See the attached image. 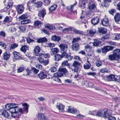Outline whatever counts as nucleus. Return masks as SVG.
Here are the masks:
<instances>
[{
    "mask_svg": "<svg viewBox=\"0 0 120 120\" xmlns=\"http://www.w3.org/2000/svg\"><path fill=\"white\" fill-rule=\"evenodd\" d=\"M18 104L15 103L7 104L5 105L6 109L11 113L15 112L16 109L18 108Z\"/></svg>",
    "mask_w": 120,
    "mask_h": 120,
    "instance_id": "nucleus-1",
    "label": "nucleus"
},
{
    "mask_svg": "<svg viewBox=\"0 0 120 120\" xmlns=\"http://www.w3.org/2000/svg\"><path fill=\"white\" fill-rule=\"evenodd\" d=\"M80 64L79 62L77 61H75L73 63L72 65L74 68L73 69L71 68V69L72 71H74L75 72L78 73L80 71V69L79 68V66Z\"/></svg>",
    "mask_w": 120,
    "mask_h": 120,
    "instance_id": "nucleus-2",
    "label": "nucleus"
},
{
    "mask_svg": "<svg viewBox=\"0 0 120 120\" xmlns=\"http://www.w3.org/2000/svg\"><path fill=\"white\" fill-rule=\"evenodd\" d=\"M88 6L89 10L92 12L97 11L96 5L94 1L92 0L90 1Z\"/></svg>",
    "mask_w": 120,
    "mask_h": 120,
    "instance_id": "nucleus-3",
    "label": "nucleus"
},
{
    "mask_svg": "<svg viewBox=\"0 0 120 120\" xmlns=\"http://www.w3.org/2000/svg\"><path fill=\"white\" fill-rule=\"evenodd\" d=\"M96 116L99 117L103 116L105 118L109 116V114L107 111H105L103 110H100L96 113Z\"/></svg>",
    "mask_w": 120,
    "mask_h": 120,
    "instance_id": "nucleus-4",
    "label": "nucleus"
},
{
    "mask_svg": "<svg viewBox=\"0 0 120 120\" xmlns=\"http://www.w3.org/2000/svg\"><path fill=\"white\" fill-rule=\"evenodd\" d=\"M67 70L65 68H60L58 70V72L56 73L55 75L62 76L63 74H65L67 72Z\"/></svg>",
    "mask_w": 120,
    "mask_h": 120,
    "instance_id": "nucleus-5",
    "label": "nucleus"
},
{
    "mask_svg": "<svg viewBox=\"0 0 120 120\" xmlns=\"http://www.w3.org/2000/svg\"><path fill=\"white\" fill-rule=\"evenodd\" d=\"M36 116L39 120H48L47 117L41 113H38L36 115Z\"/></svg>",
    "mask_w": 120,
    "mask_h": 120,
    "instance_id": "nucleus-6",
    "label": "nucleus"
},
{
    "mask_svg": "<svg viewBox=\"0 0 120 120\" xmlns=\"http://www.w3.org/2000/svg\"><path fill=\"white\" fill-rule=\"evenodd\" d=\"M114 47L113 46H107L104 47L103 48H102V52L103 53H105L107 52L112 50Z\"/></svg>",
    "mask_w": 120,
    "mask_h": 120,
    "instance_id": "nucleus-7",
    "label": "nucleus"
},
{
    "mask_svg": "<svg viewBox=\"0 0 120 120\" xmlns=\"http://www.w3.org/2000/svg\"><path fill=\"white\" fill-rule=\"evenodd\" d=\"M40 48L38 46H36L34 49V55L37 56H40L43 54L41 53H40Z\"/></svg>",
    "mask_w": 120,
    "mask_h": 120,
    "instance_id": "nucleus-8",
    "label": "nucleus"
},
{
    "mask_svg": "<svg viewBox=\"0 0 120 120\" xmlns=\"http://www.w3.org/2000/svg\"><path fill=\"white\" fill-rule=\"evenodd\" d=\"M71 48L72 50L75 51L79 50L80 49L79 45L77 43H72Z\"/></svg>",
    "mask_w": 120,
    "mask_h": 120,
    "instance_id": "nucleus-9",
    "label": "nucleus"
},
{
    "mask_svg": "<svg viewBox=\"0 0 120 120\" xmlns=\"http://www.w3.org/2000/svg\"><path fill=\"white\" fill-rule=\"evenodd\" d=\"M0 115H2L4 117L8 118L10 115L5 110L3 109L0 110Z\"/></svg>",
    "mask_w": 120,
    "mask_h": 120,
    "instance_id": "nucleus-10",
    "label": "nucleus"
},
{
    "mask_svg": "<svg viewBox=\"0 0 120 120\" xmlns=\"http://www.w3.org/2000/svg\"><path fill=\"white\" fill-rule=\"evenodd\" d=\"M18 14H21L24 10V7L23 5H18L15 7Z\"/></svg>",
    "mask_w": 120,
    "mask_h": 120,
    "instance_id": "nucleus-11",
    "label": "nucleus"
},
{
    "mask_svg": "<svg viewBox=\"0 0 120 120\" xmlns=\"http://www.w3.org/2000/svg\"><path fill=\"white\" fill-rule=\"evenodd\" d=\"M59 46L61 51H66L68 48L67 45L65 43L60 44Z\"/></svg>",
    "mask_w": 120,
    "mask_h": 120,
    "instance_id": "nucleus-12",
    "label": "nucleus"
},
{
    "mask_svg": "<svg viewBox=\"0 0 120 120\" xmlns=\"http://www.w3.org/2000/svg\"><path fill=\"white\" fill-rule=\"evenodd\" d=\"M13 54L15 59L19 60L22 58V55L19 52L15 51L13 52Z\"/></svg>",
    "mask_w": 120,
    "mask_h": 120,
    "instance_id": "nucleus-13",
    "label": "nucleus"
},
{
    "mask_svg": "<svg viewBox=\"0 0 120 120\" xmlns=\"http://www.w3.org/2000/svg\"><path fill=\"white\" fill-rule=\"evenodd\" d=\"M10 56L11 54L9 52H6L4 53L3 56L4 60L7 61L9 59Z\"/></svg>",
    "mask_w": 120,
    "mask_h": 120,
    "instance_id": "nucleus-14",
    "label": "nucleus"
},
{
    "mask_svg": "<svg viewBox=\"0 0 120 120\" xmlns=\"http://www.w3.org/2000/svg\"><path fill=\"white\" fill-rule=\"evenodd\" d=\"M99 18L98 17H96L93 18L91 20V23L93 25H96L99 23Z\"/></svg>",
    "mask_w": 120,
    "mask_h": 120,
    "instance_id": "nucleus-15",
    "label": "nucleus"
},
{
    "mask_svg": "<svg viewBox=\"0 0 120 120\" xmlns=\"http://www.w3.org/2000/svg\"><path fill=\"white\" fill-rule=\"evenodd\" d=\"M47 72L41 71L38 75V76L41 79H42L46 78L47 77Z\"/></svg>",
    "mask_w": 120,
    "mask_h": 120,
    "instance_id": "nucleus-16",
    "label": "nucleus"
},
{
    "mask_svg": "<svg viewBox=\"0 0 120 120\" xmlns=\"http://www.w3.org/2000/svg\"><path fill=\"white\" fill-rule=\"evenodd\" d=\"M46 14V10L44 9H42L39 12L38 15L39 17H41L43 19L44 17Z\"/></svg>",
    "mask_w": 120,
    "mask_h": 120,
    "instance_id": "nucleus-17",
    "label": "nucleus"
},
{
    "mask_svg": "<svg viewBox=\"0 0 120 120\" xmlns=\"http://www.w3.org/2000/svg\"><path fill=\"white\" fill-rule=\"evenodd\" d=\"M23 106V109L24 112L27 113L28 112L29 105L26 103H23L22 105Z\"/></svg>",
    "mask_w": 120,
    "mask_h": 120,
    "instance_id": "nucleus-18",
    "label": "nucleus"
},
{
    "mask_svg": "<svg viewBox=\"0 0 120 120\" xmlns=\"http://www.w3.org/2000/svg\"><path fill=\"white\" fill-rule=\"evenodd\" d=\"M109 59L111 61L113 60H117L119 59L118 58V56L115 55L114 53L113 54L109 56Z\"/></svg>",
    "mask_w": 120,
    "mask_h": 120,
    "instance_id": "nucleus-19",
    "label": "nucleus"
},
{
    "mask_svg": "<svg viewBox=\"0 0 120 120\" xmlns=\"http://www.w3.org/2000/svg\"><path fill=\"white\" fill-rule=\"evenodd\" d=\"M114 19L117 23H120V14L118 13H116L114 16Z\"/></svg>",
    "mask_w": 120,
    "mask_h": 120,
    "instance_id": "nucleus-20",
    "label": "nucleus"
},
{
    "mask_svg": "<svg viewBox=\"0 0 120 120\" xmlns=\"http://www.w3.org/2000/svg\"><path fill=\"white\" fill-rule=\"evenodd\" d=\"M101 23L103 26H107L109 24V21L108 19L105 18L101 20Z\"/></svg>",
    "mask_w": 120,
    "mask_h": 120,
    "instance_id": "nucleus-21",
    "label": "nucleus"
},
{
    "mask_svg": "<svg viewBox=\"0 0 120 120\" xmlns=\"http://www.w3.org/2000/svg\"><path fill=\"white\" fill-rule=\"evenodd\" d=\"M56 107L59 110L60 112H63L64 108V106L61 104H57V105H56Z\"/></svg>",
    "mask_w": 120,
    "mask_h": 120,
    "instance_id": "nucleus-22",
    "label": "nucleus"
},
{
    "mask_svg": "<svg viewBox=\"0 0 120 120\" xmlns=\"http://www.w3.org/2000/svg\"><path fill=\"white\" fill-rule=\"evenodd\" d=\"M86 1L85 0L80 1L79 2V6L82 8H84L85 7Z\"/></svg>",
    "mask_w": 120,
    "mask_h": 120,
    "instance_id": "nucleus-23",
    "label": "nucleus"
},
{
    "mask_svg": "<svg viewBox=\"0 0 120 120\" xmlns=\"http://www.w3.org/2000/svg\"><path fill=\"white\" fill-rule=\"evenodd\" d=\"M113 53L118 56V58L119 59L120 58V49H116L113 52Z\"/></svg>",
    "mask_w": 120,
    "mask_h": 120,
    "instance_id": "nucleus-24",
    "label": "nucleus"
},
{
    "mask_svg": "<svg viewBox=\"0 0 120 120\" xmlns=\"http://www.w3.org/2000/svg\"><path fill=\"white\" fill-rule=\"evenodd\" d=\"M91 66V65L90 61L87 60V62L84 65L83 67L85 69H88L90 68Z\"/></svg>",
    "mask_w": 120,
    "mask_h": 120,
    "instance_id": "nucleus-25",
    "label": "nucleus"
},
{
    "mask_svg": "<svg viewBox=\"0 0 120 120\" xmlns=\"http://www.w3.org/2000/svg\"><path fill=\"white\" fill-rule=\"evenodd\" d=\"M56 73L54 74V76L53 77L52 79L53 80L58 82H61V81L60 79L58 78L59 77H61L59 75H55Z\"/></svg>",
    "mask_w": 120,
    "mask_h": 120,
    "instance_id": "nucleus-26",
    "label": "nucleus"
},
{
    "mask_svg": "<svg viewBox=\"0 0 120 120\" xmlns=\"http://www.w3.org/2000/svg\"><path fill=\"white\" fill-rule=\"evenodd\" d=\"M108 81H116V79L113 75H110L108 76Z\"/></svg>",
    "mask_w": 120,
    "mask_h": 120,
    "instance_id": "nucleus-27",
    "label": "nucleus"
},
{
    "mask_svg": "<svg viewBox=\"0 0 120 120\" xmlns=\"http://www.w3.org/2000/svg\"><path fill=\"white\" fill-rule=\"evenodd\" d=\"M52 39L53 41L58 42L60 40V38L59 36L54 35L52 37Z\"/></svg>",
    "mask_w": 120,
    "mask_h": 120,
    "instance_id": "nucleus-28",
    "label": "nucleus"
},
{
    "mask_svg": "<svg viewBox=\"0 0 120 120\" xmlns=\"http://www.w3.org/2000/svg\"><path fill=\"white\" fill-rule=\"evenodd\" d=\"M62 58L61 55L59 54H56L55 56V59L56 61L60 60Z\"/></svg>",
    "mask_w": 120,
    "mask_h": 120,
    "instance_id": "nucleus-29",
    "label": "nucleus"
},
{
    "mask_svg": "<svg viewBox=\"0 0 120 120\" xmlns=\"http://www.w3.org/2000/svg\"><path fill=\"white\" fill-rule=\"evenodd\" d=\"M12 20V18L10 16H6L4 20V22L9 23L11 22Z\"/></svg>",
    "mask_w": 120,
    "mask_h": 120,
    "instance_id": "nucleus-30",
    "label": "nucleus"
},
{
    "mask_svg": "<svg viewBox=\"0 0 120 120\" xmlns=\"http://www.w3.org/2000/svg\"><path fill=\"white\" fill-rule=\"evenodd\" d=\"M101 44V41L97 39L95 40V41L93 43V44L94 46H99Z\"/></svg>",
    "mask_w": 120,
    "mask_h": 120,
    "instance_id": "nucleus-31",
    "label": "nucleus"
},
{
    "mask_svg": "<svg viewBox=\"0 0 120 120\" xmlns=\"http://www.w3.org/2000/svg\"><path fill=\"white\" fill-rule=\"evenodd\" d=\"M111 2V0H104L103 5L105 7H107L109 5V3Z\"/></svg>",
    "mask_w": 120,
    "mask_h": 120,
    "instance_id": "nucleus-32",
    "label": "nucleus"
},
{
    "mask_svg": "<svg viewBox=\"0 0 120 120\" xmlns=\"http://www.w3.org/2000/svg\"><path fill=\"white\" fill-rule=\"evenodd\" d=\"M13 4L12 2V0H9L8 2V4L7 6L6 7V8L7 10L9 9L11 7V6Z\"/></svg>",
    "mask_w": 120,
    "mask_h": 120,
    "instance_id": "nucleus-33",
    "label": "nucleus"
},
{
    "mask_svg": "<svg viewBox=\"0 0 120 120\" xmlns=\"http://www.w3.org/2000/svg\"><path fill=\"white\" fill-rule=\"evenodd\" d=\"M47 41V39L45 37L41 38L38 40L37 42L38 43H42L46 42Z\"/></svg>",
    "mask_w": 120,
    "mask_h": 120,
    "instance_id": "nucleus-34",
    "label": "nucleus"
},
{
    "mask_svg": "<svg viewBox=\"0 0 120 120\" xmlns=\"http://www.w3.org/2000/svg\"><path fill=\"white\" fill-rule=\"evenodd\" d=\"M67 61V60L64 61L62 63V65L63 66H67L68 67V68L70 69L71 68L69 66L70 64L68 63Z\"/></svg>",
    "mask_w": 120,
    "mask_h": 120,
    "instance_id": "nucleus-35",
    "label": "nucleus"
},
{
    "mask_svg": "<svg viewBox=\"0 0 120 120\" xmlns=\"http://www.w3.org/2000/svg\"><path fill=\"white\" fill-rule=\"evenodd\" d=\"M42 3L41 1L37 2L36 3L34 4L35 7L37 8H39L42 5Z\"/></svg>",
    "mask_w": 120,
    "mask_h": 120,
    "instance_id": "nucleus-36",
    "label": "nucleus"
},
{
    "mask_svg": "<svg viewBox=\"0 0 120 120\" xmlns=\"http://www.w3.org/2000/svg\"><path fill=\"white\" fill-rule=\"evenodd\" d=\"M28 47L27 46L25 45L21 47L20 49V50L24 53L26 52V50L28 49Z\"/></svg>",
    "mask_w": 120,
    "mask_h": 120,
    "instance_id": "nucleus-37",
    "label": "nucleus"
},
{
    "mask_svg": "<svg viewBox=\"0 0 120 120\" xmlns=\"http://www.w3.org/2000/svg\"><path fill=\"white\" fill-rule=\"evenodd\" d=\"M28 17L26 13L23 14L19 16V19L22 20H24L25 19H27Z\"/></svg>",
    "mask_w": 120,
    "mask_h": 120,
    "instance_id": "nucleus-38",
    "label": "nucleus"
},
{
    "mask_svg": "<svg viewBox=\"0 0 120 120\" xmlns=\"http://www.w3.org/2000/svg\"><path fill=\"white\" fill-rule=\"evenodd\" d=\"M52 53L53 54H55L59 52V49L57 48H52L51 49Z\"/></svg>",
    "mask_w": 120,
    "mask_h": 120,
    "instance_id": "nucleus-39",
    "label": "nucleus"
},
{
    "mask_svg": "<svg viewBox=\"0 0 120 120\" xmlns=\"http://www.w3.org/2000/svg\"><path fill=\"white\" fill-rule=\"evenodd\" d=\"M41 23L39 21H36L34 22V25L39 28L41 26Z\"/></svg>",
    "mask_w": 120,
    "mask_h": 120,
    "instance_id": "nucleus-40",
    "label": "nucleus"
},
{
    "mask_svg": "<svg viewBox=\"0 0 120 120\" xmlns=\"http://www.w3.org/2000/svg\"><path fill=\"white\" fill-rule=\"evenodd\" d=\"M11 116L14 118L18 117L19 116V112H16L11 113Z\"/></svg>",
    "mask_w": 120,
    "mask_h": 120,
    "instance_id": "nucleus-41",
    "label": "nucleus"
},
{
    "mask_svg": "<svg viewBox=\"0 0 120 120\" xmlns=\"http://www.w3.org/2000/svg\"><path fill=\"white\" fill-rule=\"evenodd\" d=\"M76 110L74 108H71L69 107L68 110V112L70 113H72L73 114L75 113L76 112Z\"/></svg>",
    "mask_w": 120,
    "mask_h": 120,
    "instance_id": "nucleus-42",
    "label": "nucleus"
},
{
    "mask_svg": "<svg viewBox=\"0 0 120 120\" xmlns=\"http://www.w3.org/2000/svg\"><path fill=\"white\" fill-rule=\"evenodd\" d=\"M56 7V4H54L52 5L49 8V10L50 11H52L55 10Z\"/></svg>",
    "mask_w": 120,
    "mask_h": 120,
    "instance_id": "nucleus-43",
    "label": "nucleus"
},
{
    "mask_svg": "<svg viewBox=\"0 0 120 120\" xmlns=\"http://www.w3.org/2000/svg\"><path fill=\"white\" fill-rule=\"evenodd\" d=\"M77 4V2H75V3L74 4L72 5L71 6V10H70V12L71 13H70L71 14H72L73 13H74V14H75V13H76V14L77 13V12L76 11H73L72 9L73 8V6L74 5H75Z\"/></svg>",
    "mask_w": 120,
    "mask_h": 120,
    "instance_id": "nucleus-44",
    "label": "nucleus"
},
{
    "mask_svg": "<svg viewBox=\"0 0 120 120\" xmlns=\"http://www.w3.org/2000/svg\"><path fill=\"white\" fill-rule=\"evenodd\" d=\"M31 22V21L29 19L26 20H23L21 22L22 24H26L30 23Z\"/></svg>",
    "mask_w": 120,
    "mask_h": 120,
    "instance_id": "nucleus-45",
    "label": "nucleus"
},
{
    "mask_svg": "<svg viewBox=\"0 0 120 120\" xmlns=\"http://www.w3.org/2000/svg\"><path fill=\"white\" fill-rule=\"evenodd\" d=\"M18 45L17 44H12L10 45V49L12 50L18 47Z\"/></svg>",
    "mask_w": 120,
    "mask_h": 120,
    "instance_id": "nucleus-46",
    "label": "nucleus"
},
{
    "mask_svg": "<svg viewBox=\"0 0 120 120\" xmlns=\"http://www.w3.org/2000/svg\"><path fill=\"white\" fill-rule=\"evenodd\" d=\"M96 32V30L95 29H93L90 30L89 31V33L90 35H93L95 34Z\"/></svg>",
    "mask_w": 120,
    "mask_h": 120,
    "instance_id": "nucleus-47",
    "label": "nucleus"
},
{
    "mask_svg": "<svg viewBox=\"0 0 120 120\" xmlns=\"http://www.w3.org/2000/svg\"><path fill=\"white\" fill-rule=\"evenodd\" d=\"M45 27L50 30H53L55 29V27L52 25L46 26H45Z\"/></svg>",
    "mask_w": 120,
    "mask_h": 120,
    "instance_id": "nucleus-48",
    "label": "nucleus"
},
{
    "mask_svg": "<svg viewBox=\"0 0 120 120\" xmlns=\"http://www.w3.org/2000/svg\"><path fill=\"white\" fill-rule=\"evenodd\" d=\"M74 32L76 34H83V32L82 31L76 29H74Z\"/></svg>",
    "mask_w": 120,
    "mask_h": 120,
    "instance_id": "nucleus-49",
    "label": "nucleus"
},
{
    "mask_svg": "<svg viewBox=\"0 0 120 120\" xmlns=\"http://www.w3.org/2000/svg\"><path fill=\"white\" fill-rule=\"evenodd\" d=\"M71 28H65L64 30H63V31L64 33H68L69 31H71Z\"/></svg>",
    "mask_w": 120,
    "mask_h": 120,
    "instance_id": "nucleus-50",
    "label": "nucleus"
},
{
    "mask_svg": "<svg viewBox=\"0 0 120 120\" xmlns=\"http://www.w3.org/2000/svg\"><path fill=\"white\" fill-rule=\"evenodd\" d=\"M80 40L81 39L79 37L73 38L72 42V43H75V42H77Z\"/></svg>",
    "mask_w": 120,
    "mask_h": 120,
    "instance_id": "nucleus-51",
    "label": "nucleus"
},
{
    "mask_svg": "<svg viewBox=\"0 0 120 120\" xmlns=\"http://www.w3.org/2000/svg\"><path fill=\"white\" fill-rule=\"evenodd\" d=\"M44 2V5L45 6L49 5L51 2L50 0H42Z\"/></svg>",
    "mask_w": 120,
    "mask_h": 120,
    "instance_id": "nucleus-52",
    "label": "nucleus"
},
{
    "mask_svg": "<svg viewBox=\"0 0 120 120\" xmlns=\"http://www.w3.org/2000/svg\"><path fill=\"white\" fill-rule=\"evenodd\" d=\"M9 31L11 33L16 32V29L14 27H11L9 29Z\"/></svg>",
    "mask_w": 120,
    "mask_h": 120,
    "instance_id": "nucleus-53",
    "label": "nucleus"
},
{
    "mask_svg": "<svg viewBox=\"0 0 120 120\" xmlns=\"http://www.w3.org/2000/svg\"><path fill=\"white\" fill-rule=\"evenodd\" d=\"M65 58L67 59V61H70L73 58L72 56L68 55L66 57H65Z\"/></svg>",
    "mask_w": 120,
    "mask_h": 120,
    "instance_id": "nucleus-54",
    "label": "nucleus"
},
{
    "mask_svg": "<svg viewBox=\"0 0 120 120\" xmlns=\"http://www.w3.org/2000/svg\"><path fill=\"white\" fill-rule=\"evenodd\" d=\"M109 34H106L104 35L103 37L101 39L102 40H104L105 39L109 38Z\"/></svg>",
    "mask_w": 120,
    "mask_h": 120,
    "instance_id": "nucleus-55",
    "label": "nucleus"
},
{
    "mask_svg": "<svg viewBox=\"0 0 120 120\" xmlns=\"http://www.w3.org/2000/svg\"><path fill=\"white\" fill-rule=\"evenodd\" d=\"M98 30L99 32L101 33H105L107 31L105 29H103L101 28H98Z\"/></svg>",
    "mask_w": 120,
    "mask_h": 120,
    "instance_id": "nucleus-56",
    "label": "nucleus"
},
{
    "mask_svg": "<svg viewBox=\"0 0 120 120\" xmlns=\"http://www.w3.org/2000/svg\"><path fill=\"white\" fill-rule=\"evenodd\" d=\"M32 70L33 72L35 74H37L39 71V70L37 69L34 67H33L32 68Z\"/></svg>",
    "mask_w": 120,
    "mask_h": 120,
    "instance_id": "nucleus-57",
    "label": "nucleus"
},
{
    "mask_svg": "<svg viewBox=\"0 0 120 120\" xmlns=\"http://www.w3.org/2000/svg\"><path fill=\"white\" fill-rule=\"evenodd\" d=\"M57 70V68L55 67L51 68L50 69L51 71L52 72H56Z\"/></svg>",
    "mask_w": 120,
    "mask_h": 120,
    "instance_id": "nucleus-58",
    "label": "nucleus"
},
{
    "mask_svg": "<svg viewBox=\"0 0 120 120\" xmlns=\"http://www.w3.org/2000/svg\"><path fill=\"white\" fill-rule=\"evenodd\" d=\"M101 77L102 78V79L105 80V81H108V76H104L103 75H101Z\"/></svg>",
    "mask_w": 120,
    "mask_h": 120,
    "instance_id": "nucleus-59",
    "label": "nucleus"
},
{
    "mask_svg": "<svg viewBox=\"0 0 120 120\" xmlns=\"http://www.w3.org/2000/svg\"><path fill=\"white\" fill-rule=\"evenodd\" d=\"M18 29L20 30V31L23 32H24L25 30V27L24 26H20Z\"/></svg>",
    "mask_w": 120,
    "mask_h": 120,
    "instance_id": "nucleus-60",
    "label": "nucleus"
},
{
    "mask_svg": "<svg viewBox=\"0 0 120 120\" xmlns=\"http://www.w3.org/2000/svg\"><path fill=\"white\" fill-rule=\"evenodd\" d=\"M24 70V68L21 67L18 68L17 69L18 72H21L22 71Z\"/></svg>",
    "mask_w": 120,
    "mask_h": 120,
    "instance_id": "nucleus-61",
    "label": "nucleus"
},
{
    "mask_svg": "<svg viewBox=\"0 0 120 120\" xmlns=\"http://www.w3.org/2000/svg\"><path fill=\"white\" fill-rule=\"evenodd\" d=\"M63 52H62L61 55L62 58L63 57L65 56L66 57L68 55L67 53L66 52V51H61Z\"/></svg>",
    "mask_w": 120,
    "mask_h": 120,
    "instance_id": "nucleus-62",
    "label": "nucleus"
},
{
    "mask_svg": "<svg viewBox=\"0 0 120 120\" xmlns=\"http://www.w3.org/2000/svg\"><path fill=\"white\" fill-rule=\"evenodd\" d=\"M109 12L110 14L113 15L116 12V11L115 9H112L109 10Z\"/></svg>",
    "mask_w": 120,
    "mask_h": 120,
    "instance_id": "nucleus-63",
    "label": "nucleus"
},
{
    "mask_svg": "<svg viewBox=\"0 0 120 120\" xmlns=\"http://www.w3.org/2000/svg\"><path fill=\"white\" fill-rule=\"evenodd\" d=\"M107 118H108L109 120H116V118L115 117L111 116H109H109Z\"/></svg>",
    "mask_w": 120,
    "mask_h": 120,
    "instance_id": "nucleus-64",
    "label": "nucleus"
}]
</instances>
